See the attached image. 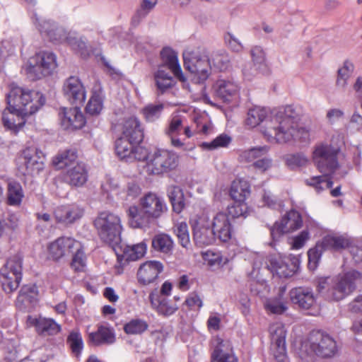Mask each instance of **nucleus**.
<instances>
[{"instance_id":"obj_1","label":"nucleus","mask_w":362,"mask_h":362,"mask_svg":"<svg viewBox=\"0 0 362 362\" xmlns=\"http://www.w3.org/2000/svg\"><path fill=\"white\" fill-rule=\"evenodd\" d=\"M298 114L292 105H288L283 110L273 114L267 121L263 134L270 143L284 144L296 139L298 134H308L303 129H297Z\"/></svg>"},{"instance_id":"obj_2","label":"nucleus","mask_w":362,"mask_h":362,"mask_svg":"<svg viewBox=\"0 0 362 362\" xmlns=\"http://www.w3.org/2000/svg\"><path fill=\"white\" fill-rule=\"evenodd\" d=\"M167 210L168 207L163 197L154 192H148L140 199L139 207L136 205L130 206L127 214L131 227L146 229Z\"/></svg>"},{"instance_id":"obj_3","label":"nucleus","mask_w":362,"mask_h":362,"mask_svg":"<svg viewBox=\"0 0 362 362\" xmlns=\"http://www.w3.org/2000/svg\"><path fill=\"white\" fill-rule=\"evenodd\" d=\"M338 151L331 145L320 144L315 147L313 151V160L317 169L324 175L314 176L306 180L308 185L313 187L317 192L325 189H329L333 182L327 175L332 173L338 167L337 158Z\"/></svg>"},{"instance_id":"obj_4","label":"nucleus","mask_w":362,"mask_h":362,"mask_svg":"<svg viewBox=\"0 0 362 362\" xmlns=\"http://www.w3.org/2000/svg\"><path fill=\"white\" fill-rule=\"evenodd\" d=\"M6 99L10 108L28 116L36 112L45 103L42 94L18 86L11 88Z\"/></svg>"},{"instance_id":"obj_5","label":"nucleus","mask_w":362,"mask_h":362,"mask_svg":"<svg viewBox=\"0 0 362 362\" xmlns=\"http://www.w3.org/2000/svg\"><path fill=\"white\" fill-rule=\"evenodd\" d=\"M340 346L330 334L320 330L311 332L302 344V350L310 356L330 358L338 354Z\"/></svg>"},{"instance_id":"obj_6","label":"nucleus","mask_w":362,"mask_h":362,"mask_svg":"<svg viewBox=\"0 0 362 362\" xmlns=\"http://www.w3.org/2000/svg\"><path fill=\"white\" fill-rule=\"evenodd\" d=\"M94 226L100 238L114 247L121 241L122 225L120 217L112 212H100L94 221Z\"/></svg>"},{"instance_id":"obj_7","label":"nucleus","mask_w":362,"mask_h":362,"mask_svg":"<svg viewBox=\"0 0 362 362\" xmlns=\"http://www.w3.org/2000/svg\"><path fill=\"white\" fill-rule=\"evenodd\" d=\"M351 245V240L345 235H327L321 241L316 243L313 248L308 252V268L314 270L317 268L322 253L327 250L339 251Z\"/></svg>"},{"instance_id":"obj_8","label":"nucleus","mask_w":362,"mask_h":362,"mask_svg":"<svg viewBox=\"0 0 362 362\" xmlns=\"http://www.w3.org/2000/svg\"><path fill=\"white\" fill-rule=\"evenodd\" d=\"M361 274L351 270L333 278L332 287L327 289V299L339 301L352 293L356 288V281L361 279Z\"/></svg>"},{"instance_id":"obj_9","label":"nucleus","mask_w":362,"mask_h":362,"mask_svg":"<svg viewBox=\"0 0 362 362\" xmlns=\"http://www.w3.org/2000/svg\"><path fill=\"white\" fill-rule=\"evenodd\" d=\"M56 56L51 52L42 51L29 59L25 73L32 81L49 76L57 68Z\"/></svg>"},{"instance_id":"obj_10","label":"nucleus","mask_w":362,"mask_h":362,"mask_svg":"<svg viewBox=\"0 0 362 362\" xmlns=\"http://www.w3.org/2000/svg\"><path fill=\"white\" fill-rule=\"evenodd\" d=\"M22 271L23 259L19 255L8 258L0 269V283L6 293H11L19 287Z\"/></svg>"},{"instance_id":"obj_11","label":"nucleus","mask_w":362,"mask_h":362,"mask_svg":"<svg viewBox=\"0 0 362 362\" xmlns=\"http://www.w3.org/2000/svg\"><path fill=\"white\" fill-rule=\"evenodd\" d=\"M178 164L179 156L175 152L157 149L149 155L147 168L150 174L159 175L175 170Z\"/></svg>"},{"instance_id":"obj_12","label":"nucleus","mask_w":362,"mask_h":362,"mask_svg":"<svg viewBox=\"0 0 362 362\" xmlns=\"http://www.w3.org/2000/svg\"><path fill=\"white\" fill-rule=\"evenodd\" d=\"M45 157L41 151L28 147L18 154L16 163L18 172L23 175L39 173L44 168Z\"/></svg>"},{"instance_id":"obj_13","label":"nucleus","mask_w":362,"mask_h":362,"mask_svg":"<svg viewBox=\"0 0 362 362\" xmlns=\"http://www.w3.org/2000/svg\"><path fill=\"white\" fill-rule=\"evenodd\" d=\"M184 66L197 77L199 83L206 80L210 75L211 62L209 58L199 50L183 53Z\"/></svg>"},{"instance_id":"obj_14","label":"nucleus","mask_w":362,"mask_h":362,"mask_svg":"<svg viewBox=\"0 0 362 362\" xmlns=\"http://www.w3.org/2000/svg\"><path fill=\"white\" fill-rule=\"evenodd\" d=\"M193 240L199 247L209 245L216 237L211 229L210 219L206 215L199 216L193 223Z\"/></svg>"},{"instance_id":"obj_15","label":"nucleus","mask_w":362,"mask_h":362,"mask_svg":"<svg viewBox=\"0 0 362 362\" xmlns=\"http://www.w3.org/2000/svg\"><path fill=\"white\" fill-rule=\"evenodd\" d=\"M302 217L300 214L295 211L291 210L284 216L280 222H276L271 228V235L274 240L284 233H291L302 226Z\"/></svg>"},{"instance_id":"obj_16","label":"nucleus","mask_w":362,"mask_h":362,"mask_svg":"<svg viewBox=\"0 0 362 362\" xmlns=\"http://www.w3.org/2000/svg\"><path fill=\"white\" fill-rule=\"evenodd\" d=\"M272 341V349L275 358L280 362L286 358V330L281 323H274L269 327Z\"/></svg>"},{"instance_id":"obj_17","label":"nucleus","mask_w":362,"mask_h":362,"mask_svg":"<svg viewBox=\"0 0 362 362\" xmlns=\"http://www.w3.org/2000/svg\"><path fill=\"white\" fill-rule=\"evenodd\" d=\"M80 247V243L72 238L60 237L49 245V252L54 260H59L74 253L76 248Z\"/></svg>"},{"instance_id":"obj_18","label":"nucleus","mask_w":362,"mask_h":362,"mask_svg":"<svg viewBox=\"0 0 362 362\" xmlns=\"http://www.w3.org/2000/svg\"><path fill=\"white\" fill-rule=\"evenodd\" d=\"M63 92L66 100L76 106L82 105L86 100V90L77 76H70L63 86Z\"/></svg>"},{"instance_id":"obj_19","label":"nucleus","mask_w":362,"mask_h":362,"mask_svg":"<svg viewBox=\"0 0 362 362\" xmlns=\"http://www.w3.org/2000/svg\"><path fill=\"white\" fill-rule=\"evenodd\" d=\"M211 229L222 242H228L232 236L233 227L230 218L225 212H218L210 220Z\"/></svg>"},{"instance_id":"obj_20","label":"nucleus","mask_w":362,"mask_h":362,"mask_svg":"<svg viewBox=\"0 0 362 362\" xmlns=\"http://www.w3.org/2000/svg\"><path fill=\"white\" fill-rule=\"evenodd\" d=\"M83 215V209L76 204L64 205L57 207L54 216L57 223L69 226L79 220Z\"/></svg>"},{"instance_id":"obj_21","label":"nucleus","mask_w":362,"mask_h":362,"mask_svg":"<svg viewBox=\"0 0 362 362\" xmlns=\"http://www.w3.org/2000/svg\"><path fill=\"white\" fill-rule=\"evenodd\" d=\"M59 115L61 124L64 129H81L85 125V117L77 106L71 108L63 107Z\"/></svg>"},{"instance_id":"obj_22","label":"nucleus","mask_w":362,"mask_h":362,"mask_svg":"<svg viewBox=\"0 0 362 362\" xmlns=\"http://www.w3.org/2000/svg\"><path fill=\"white\" fill-rule=\"evenodd\" d=\"M149 300L153 309L163 316L172 315L178 310V306L175 303L164 295H158L157 291L150 293Z\"/></svg>"},{"instance_id":"obj_23","label":"nucleus","mask_w":362,"mask_h":362,"mask_svg":"<svg viewBox=\"0 0 362 362\" xmlns=\"http://www.w3.org/2000/svg\"><path fill=\"white\" fill-rule=\"evenodd\" d=\"M88 177V170L83 163L69 167L63 176L64 181L73 187L83 186L86 183Z\"/></svg>"},{"instance_id":"obj_24","label":"nucleus","mask_w":362,"mask_h":362,"mask_svg":"<svg viewBox=\"0 0 362 362\" xmlns=\"http://www.w3.org/2000/svg\"><path fill=\"white\" fill-rule=\"evenodd\" d=\"M215 95L223 102H230L239 90L238 85L232 79L219 78L213 86Z\"/></svg>"},{"instance_id":"obj_25","label":"nucleus","mask_w":362,"mask_h":362,"mask_svg":"<svg viewBox=\"0 0 362 362\" xmlns=\"http://www.w3.org/2000/svg\"><path fill=\"white\" fill-rule=\"evenodd\" d=\"M291 302L299 308L308 310L315 303L313 291L308 287H296L289 292Z\"/></svg>"},{"instance_id":"obj_26","label":"nucleus","mask_w":362,"mask_h":362,"mask_svg":"<svg viewBox=\"0 0 362 362\" xmlns=\"http://www.w3.org/2000/svg\"><path fill=\"white\" fill-rule=\"evenodd\" d=\"M163 264L158 261H147L142 264L137 272L138 280L144 285L153 282L163 271Z\"/></svg>"},{"instance_id":"obj_27","label":"nucleus","mask_w":362,"mask_h":362,"mask_svg":"<svg viewBox=\"0 0 362 362\" xmlns=\"http://www.w3.org/2000/svg\"><path fill=\"white\" fill-rule=\"evenodd\" d=\"M160 57L163 61V64L160 66H163L164 69L168 68L180 81H186V78L179 64L177 53L176 52L171 48L165 47L160 52Z\"/></svg>"},{"instance_id":"obj_28","label":"nucleus","mask_w":362,"mask_h":362,"mask_svg":"<svg viewBox=\"0 0 362 362\" xmlns=\"http://www.w3.org/2000/svg\"><path fill=\"white\" fill-rule=\"evenodd\" d=\"M88 339L94 346L110 345L116 341L114 329L103 325H99L95 332H90Z\"/></svg>"},{"instance_id":"obj_29","label":"nucleus","mask_w":362,"mask_h":362,"mask_svg":"<svg viewBox=\"0 0 362 362\" xmlns=\"http://www.w3.org/2000/svg\"><path fill=\"white\" fill-rule=\"evenodd\" d=\"M298 264L289 259L281 257L272 258L270 260V267L279 277L288 278L293 276L298 269Z\"/></svg>"},{"instance_id":"obj_30","label":"nucleus","mask_w":362,"mask_h":362,"mask_svg":"<svg viewBox=\"0 0 362 362\" xmlns=\"http://www.w3.org/2000/svg\"><path fill=\"white\" fill-rule=\"evenodd\" d=\"M24 115L12 108L8 107L2 112V122L4 127L16 134L20 129L25 124V119Z\"/></svg>"},{"instance_id":"obj_31","label":"nucleus","mask_w":362,"mask_h":362,"mask_svg":"<svg viewBox=\"0 0 362 362\" xmlns=\"http://www.w3.org/2000/svg\"><path fill=\"white\" fill-rule=\"evenodd\" d=\"M122 136L136 144L141 143L144 139V132L139 120L136 117L127 119L124 124Z\"/></svg>"},{"instance_id":"obj_32","label":"nucleus","mask_w":362,"mask_h":362,"mask_svg":"<svg viewBox=\"0 0 362 362\" xmlns=\"http://www.w3.org/2000/svg\"><path fill=\"white\" fill-rule=\"evenodd\" d=\"M273 114L266 107H255L248 110L245 124L249 127L253 128L261 123H264L262 127V132L264 130L266 122L269 121Z\"/></svg>"},{"instance_id":"obj_33","label":"nucleus","mask_w":362,"mask_h":362,"mask_svg":"<svg viewBox=\"0 0 362 362\" xmlns=\"http://www.w3.org/2000/svg\"><path fill=\"white\" fill-rule=\"evenodd\" d=\"M214 349L211 354V359L226 358L228 360H234L231 343L228 340H223L220 337H216L214 340Z\"/></svg>"},{"instance_id":"obj_34","label":"nucleus","mask_w":362,"mask_h":362,"mask_svg":"<svg viewBox=\"0 0 362 362\" xmlns=\"http://www.w3.org/2000/svg\"><path fill=\"white\" fill-rule=\"evenodd\" d=\"M34 325L37 333L42 336L54 335L61 330V327L54 320L39 317L35 320Z\"/></svg>"},{"instance_id":"obj_35","label":"nucleus","mask_w":362,"mask_h":362,"mask_svg":"<svg viewBox=\"0 0 362 362\" xmlns=\"http://www.w3.org/2000/svg\"><path fill=\"white\" fill-rule=\"evenodd\" d=\"M250 194V185L244 180H235L230 186V196L234 201L245 202Z\"/></svg>"},{"instance_id":"obj_36","label":"nucleus","mask_w":362,"mask_h":362,"mask_svg":"<svg viewBox=\"0 0 362 362\" xmlns=\"http://www.w3.org/2000/svg\"><path fill=\"white\" fill-rule=\"evenodd\" d=\"M167 195L172 204L173 211L180 214L185 206V199L182 189L178 186H169L167 189Z\"/></svg>"},{"instance_id":"obj_37","label":"nucleus","mask_w":362,"mask_h":362,"mask_svg":"<svg viewBox=\"0 0 362 362\" xmlns=\"http://www.w3.org/2000/svg\"><path fill=\"white\" fill-rule=\"evenodd\" d=\"M285 291L286 288L281 287L279 288L278 297L269 298L266 300L264 303V308L267 312L272 314L281 315L287 310L286 302L282 299V296Z\"/></svg>"},{"instance_id":"obj_38","label":"nucleus","mask_w":362,"mask_h":362,"mask_svg":"<svg viewBox=\"0 0 362 362\" xmlns=\"http://www.w3.org/2000/svg\"><path fill=\"white\" fill-rule=\"evenodd\" d=\"M154 79L156 87L161 93L170 88L175 83L173 77L164 69L163 66H159L158 71L154 74Z\"/></svg>"},{"instance_id":"obj_39","label":"nucleus","mask_w":362,"mask_h":362,"mask_svg":"<svg viewBox=\"0 0 362 362\" xmlns=\"http://www.w3.org/2000/svg\"><path fill=\"white\" fill-rule=\"evenodd\" d=\"M6 202L13 206H19L24 197L22 186L17 182H11L8 185Z\"/></svg>"},{"instance_id":"obj_40","label":"nucleus","mask_w":362,"mask_h":362,"mask_svg":"<svg viewBox=\"0 0 362 362\" xmlns=\"http://www.w3.org/2000/svg\"><path fill=\"white\" fill-rule=\"evenodd\" d=\"M151 245L154 250L163 254L170 253L173 248V240L165 233L156 235L152 239Z\"/></svg>"},{"instance_id":"obj_41","label":"nucleus","mask_w":362,"mask_h":362,"mask_svg":"<svg viewBox=\"0 0 362 362\" xmlns=\"http://www.w3.org/2000/svg\"><path fill=\"white\" fill-rule=\"evenodd\" d=\"M147 245L145 241L132 245H127L123 250V257L127 261H136L146 253Z\"/></svg>"},{"instance_id":"obj_42","label":"nucleus","mask_w":362,"mask_h":362,"mask_svg":"<svg viewBox=\"0 0 362 362\" xmlns=\"http://www.w3.org/2000/svg\"><path fill=\"white\" fill-rule=\"evenodd\" d=\"M165 105L162 103H150L144 106L141 110L144 119L147 122H154L160 119Z\"/></svg>"},{"instance_id":"obj_43","label":"nucleus","mask_w":362,"mask_h":362,"mask_svg":"<svg viewBox=\"0 0 362 362\" xmlns=\"http://www.w3.org/2000/svg\"><path fill=\"white\" fill-rule=\"evenodd\" d=\"M269 151L267 146H258L242 151L238 156V160L240 163H248L254 162L255 159L264 156Z\"/></svg>"},{"instance_id":"obj_44","label":"nucleus","mask_w":362,"mask_h":362,"mask_svg":"<svg viewBox=\"0 0 362 362\" xmlns=\"http://www.w3.org/2000/svg\"><path fill=\"white\" fill-rule=\"evenodd\" d=\"M135 143L121 136L115 141V151L121 160L127 162L131 153H132Z\"/></svg>"},{"instance_id":"obj_45","label":"nucleus","mask_w":362,"mask_h":362,"mask_svg":"<svg viewBox=\"0 0 362 362\" xmlns=\"http://www.w3.org/2000/svg\"><path fill=\"white\" fill-rule=\"evenodd\" d=\"M141 194V188L134 181L127 182L126 186L119 193L120 199L126 202H132L136 199Z\"/></svg>"},{"instance_id":"obj_46","label":"nucleus","mask_w":362,"mask_h":362,"mask_svg":"<svg viewBox=\"0 0 362 362\" xmlns=\"http://www.w3.org/2000/svg\"><path fill=\"white\" fill-rule=\"evenodd\" d=\"M228 213L230 218H246L249 214V208L245 202L234 201V203L228 206Z\"/></svg>"},{"instance_id":"obj_47","label":"nucleus","mask_w":362,"mask_h":362,"mask_svg":"<svg viewBox=\"0 0 362 362\" xmlns=\"http://www.w3.org/2000/svg\"><path fill=\"white\" fill-rule=\"evenodd\" d=\"M103 107V100L102 96L100 93L94 92L86 107V113L92 116L98 115Z\"/></svg>"},{"instance_id":"obj_48","label":"nucleus","mask_w":362,"mask_h":362,"mask_svg":"<svg viewBox=\"0 0 362 362\" xmlns=\"http://www.w3.org/2000/svg\"><path fill=\"white\" fill-rule=\"evenodd\" d=\"M68 35L67 32L58 25L54 26L53 30L46 29V37H47L50 41L57 43L68 42L69 44H72V40H71Z\"/></svg>"},{"instance_id":"obj_49","label":"nucleus","mask_w":362,"mask_h":362,"mask_svg":"<svg viewBox=\"0 0 362 362\" xmlns=\"http://www.w3.org/2000/svg\"><path fill=\"white\" fill-rule=\"evenodd\" d=\"M354 71V64L346 60L343 66L338 70V76L337 79V85L344 88L347 84V81Z\"/></svg>"},{"instance_id":"obj_50","label":"nucleus","mask_w":362,"mask_h":362,"mask_svg":"<svg viewBox=\"0 0 362 362\" xmlns=\"http://www.w3.org/2000/svg\"><path fill=\"white\" fill-rule=\"evenodd\" d=\"M77 158L76 151L73 150H67L57 155L54 160L53 164L59 168H62L71 164Z\"/></svg>"},{"instance_id":"obj_51","label":"nucleus","mask_w":362,"mask_h":362,"mask_svg":"<svg viewBox=\"0 0 362 362\" xmlns=\"http://www.w3.org/2000/svg\"><path fill=\"white\" fill-rule=\"evenodd\" d=\"M101 188L103 192L107 195L113 194L119 198V193L122 190L119 187V181L115 177L107 175L101 185Z\"/></svg>"},{"instance_id":"obj_52","label":"nucleus","mask_w":362,"mask_h":362,"mask_svg":"<svg viewBox=\"0 0 362 362\" xmlns=\"http://www.w3.org/2000/svg\"><path fill=\"white\" fill-rule=\"evenodd\" d=\"M154 7L155 6H153V4L146 1H141L139 7L137 8L132 18V24L134 26H137L141 23V21L148 16V14L153 9Z\"/></svg>"},{"instance_id":"obj_53","label":"nucleus","mask_w":362,"mask_h":362,"mask_svg":"<svg viewBox=\"0 0 362 362\" xmlns=\"http://www.w3.org/2000/svg\"><path fill=\"white\" fill-rule=\"evenodd\" d=\"M148 324L140 319L132 320L124 326V332L128 334H140L148 329Z\"/></svg>"},{"instance_id":"obj_54","label":"nucleus","mask_w":362,"mask_h":362,"mask_svg":"<svg viewBox=\"0 0 362 362\" xmlns=\"http://www.w3.org/2000/svg\"><path fill=\"white\" fill-rule=\"evenodd\" d=\"M211 62V66H213L215 69L222 71L226 69L229 64V57L226 53L214 52L209 58Z\"/></svg>"},{"instance_id":"obj_55","label":"nucleus","mask_w":362,"mask_h":362,"mask_svg":"<svg viewBox=\"0 0 362 362\" xmlns=\"http://www.w3.org/2000/svg\"><path fill=\"white\" fill-rule=\"evenodd\" d=\"M286 165L291 169L305 166L308 162V158L301 153L288 154L285 158Z\"/></svg>"},{"instance_id":"obj_56","label":"nucleus","mask_w":362,"mask_h":362,"mask_svg":"<svg viewBox=\"0 0 362 362\" xmlns=\"http://www.w3.org/2000/svg\"><path fill=\"white\" fill-rule=\"evenodd\" d=\"M18 224L19 218L18 216L14 214H10L3 222L0 221V229L2 230L0 237L4 234H7L16 230L18 227Z\"/></svg>"},{"instance_id":"obj_57","label":"nucleus","mask_w":362,"mask_h":362,"mask_svg":"<svg viewBox=\"0 0 362 362\" xmlns=\"http://www.w3.org/2000/svg\"><path fill=\"white\" fill-rule=\"evenodd\" d=\"M175 233L183 247H187L189 245V234L188 226L185 222H181L175 226Z\"/></svg>"},{"instance_id":"obj_58","label":"nucleus","mask_w":362,"mask_h":362,"mask_svg":"<svg viewBox=\"0 0 362 362\" xmlns=\"http://www.w3.org/2000/svg\"><path fill=\"white\" fill-rule=\"evenodd\" d=\"M231 139L226 134H221L211 142H203L202 146L207 150H214L219 147H226Z\"/></svg>"},{"instance_id":"obj_59","label":"nucleus","mask_w":362,"mask_h":362,"mask_svg":"<svg viewBox=\"0 0 362 362\" xmlns=\"http://www.w3.org/2000/svg\"><path fill=\"white\" fill-rule=\"evenodd\" d=\"M183 128V121L180 116L176 115L172 117L168 126L165 129L167 136L178 135Z\"/></svg>"},{"instance_id":"obj_60","label":"nucleus","mask_w":362,"mask_h":362,"mask_svg":"<svg viewBox=\"0 0 362 362\" xmlns=\"http://www.w3.org/2000/svg\"><path fill=\"white\" fill-rule=\"evenodd\" d=\"M74 254L71 267L75 272H81L86 266V256L81 245L80 247L76 248Z\"/></svg>"},{"instance_id":"obj_61","label":"nucleus","mask_w":362,"mask_h":362,"mask_svg":"<svg viewBox=\"0 0 362 362\" xmlns=\"http://www.w3.org/2000/svg\"><path fill=\"white\" fill-rule=\"evenodd\" d=\"M67 342L69 344L72 352L76 356H78L83 346L81 334L75 332H71L68 337Z\"/></svg>"},{"instance_id":"obj_62","label":"nucleus","mask_w":362,"mask_h":362,"mask_svg":"<svg viewBox=\"0 0 362 362\" xmlns=\"http://www.w3.org/2000/svg\"><path fill=\"white\" fill-rule=\"evenodd\" d=\"M149 155L146 148L135 144L132 153H131L127 162H133L134 160L144 161L146 160H147L148 162Z\"/></svg>"},{"instance_id":"obj_63","label":"nucleus","mask_w":362,"mask_h":362,"mask_svg":"<svg viewBox=\"0 0 362 362\" xmlns=\"http://www.w3.org/2000/svg\"><path fill=\"white\" fill-rule=\"evenodd\" d=\"M33 19L35 25H36L40 33L45 36H46V29L53 30L54 28V26L57 25V24L54 21L51 20L41 19L38 16H37L36 14L34 15Z\"/></svg>"},{"instance_id":"obj_64","label":"nucleus","mask_w":362,"mask_h":362,"mask_svg":"<svg viewBox=\"0 0 362 362\" xmlns=\"http://www.w3.org/2000/svg\"><path fill=\"white\" fill-rule=\"evenodd\" d=\"M36 288L33 286H23L19 292L18 301L21 303L30 302L31 298L34 297Z\"/></svg>"}]
</instances>
